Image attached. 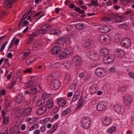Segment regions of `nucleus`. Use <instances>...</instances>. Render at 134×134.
Returning a JSON list of instances; mask_svg holds the SVG:
<instances>
[{
	"label": "nucleus",
	"instance_id": "f3484780",
	"mask_svg": "<svg viewBox=\"0 0 134 134\" xmlns=\"http://www.w3.org/2000/svg\"><path fill=\"white\" fill-rule=\"evenodd\" d=\"M88 57L91 59L93 61L96 60L98 58L97 54L94 52H89Z\"/></svg>",
	"mask_w": 134,
	"mask_h": 134
},
{
	"label": "nucleus",
	"instance_id": "a19ab883",
	"mask_svg": "<svg viewBox=\"0 0 134 134\" xmlns=\"http://www.w3.org/2000/svg\"><path fill=\"white\" fill-rule=\"evenodd\" d=\"M8 131L7 128L6 127L4 128L1 132V134H8Z\"/></svg>",
	"mask_w": 134,
	"mask_h": 134
},
{
	"label": "nucleus",
	"instance_id": "e433bc0d",
	"mask_svg": "<svg viewBox=\"0 0 134 134\" xmlns=\"http://www.w3.org/2000/svg\"><path fill=\"white\" fill-rule=\"evenodd\" d=\"M84 103V100L82 97H80L79 99V104L77 107V108H80Z\"/></svg>",
	"mask_w": 134,
	"mask_h": 134
},
{
	"label": "nucleus",
	"instance_id": "c756f323",
	"mask_svg": "<svg viewBox=\"0 0 134 134\" xmlns=\"http://www.w3.org/2000/svg\"><path fill=\"white\" fill-rule=\"evenodd\" d=\"M39 91L36 88L33 87L31 88L30 90V93L31 94H37L38 93Z\"/></svg>",
	"mask_w": 134,
	"mask_h": 134
},
{
	"label": "nucleus",
	"instance_id": "69168bd1",
	"mask_svg": "<svg viewBox=\"0 0 134 134\" xmlns=\"http://www.w3.org/2000/svg\"><path fill=\"white\" fill-rule=\"evenodd\" d=\"M1 113L3 117H5V115L6 114V113L5 111H4L3 110H2L1 111Z\"/></svg>",
	"mask_w": 134,
	"mask_h": 134
},
{
	"label": "nucleus",
	"instance_id": "6e6d98bb",
	"mask_svg": "<svg viewBox=\"0 0 134 134\" xmlns=\"http://www.w3.org/2000/svg\"><path fill=\"white\" fill-rule=\"evenodd\" d=\"M3 118V123L4 124L8 123V118L5 117Z\"/></svg>",
	"mask_w": 134,
	"mask_h": 134
},
{
	"label": "nucleus",
	"instance_id": "0eeeda50",
	"mask_svg": "<svg viewBox=\"0 0 134 134\" xmlns=\"http://www.w3.org/2000/svg\"><path fill=\"white\" fill-rule=\"evenodd\" d=\"M114 108L115 111L120 114L124 113L125 111L124 107L119 105L118 104L114 105Z\"/></svg>",
	"mask_w": 134,
	"mask_h": 134
},
{
	"label": "nucleus",
	"instance_id": "c85d7f7f",
	"mask_svg": "<svg viewBox=\"0 0 134 134\" xmlns=\"http://www.w3.org/2000/svg\"><path fill=\"white\" fill-rule=\"evenodd\" d=\"M27 121L29 122V123L32 124L35 122L36 121V118L33 117L32 118H28L26 119Z\"/></svg>",
	"mask_w": 134,
	"mask_h": 134
},
{
	"label": "nucleus",
	"instance_id": "f03ea898",
	"mask_svg": "<svg viewBox=\"0 0 134 134\" xmlns=\"http://www.w3.org/2000/svg\"><path fill=\"white\" fill-rule=\"evenodd\" d=\"M90 120L88 118L84 117L81 121V125L83 129H87L90 127Z\"/></svg>",
	"mask_w": 134,
	"mask_h": 134
},
{
	"label": "nucleus",
	"instance_id": "6e6552de",
	"mask_svg": "<svg viewBox=\"0 0 134 134\" xmlns=\"http://www.w3.org/2000/svg\"><path fill=\"white\" fill-rule=\"evenodd\" d=\"M115 59L114 56L111 55L108 57H105L103 59V61L105 63L109 64L113 61Z\"/></svg>",
	"mask_w": 134,
	"mask_h": 134
},
{
	"label": "nucleus",
	"instance_id": "f704fd0d",
	"mask_svg": "<svg viewBox=\"0 0 134 134\" xmlns=\"http://www.w3.org/2000/svg\"><path fill=\"white\" fill-rule=\"evenodd\" d=\"M116 129V127L114 126H111L108 129L107 131L108 132L111 134L115 131Z\"/></svg>",
	"mask_w": 134,
	"mask_h": 134
},
{
	"label": "nucleus",
	"instance_id": "20e7f679",
	"mask_svg": "<svg viewBox=\"0 0 134 134\" xmlns=\"http://www.w3.org/2000/svg\"><path fill=\"white\" fill-rule=\"evenodd\" d=\"M123 100L124 104L126 106H129L132 102L131 96L129 94H126L124 96Z\"/></svg>",
	"mask_w": 134,
	"mask_h": 134
},
{
	"label": "nucleus",
	"instance_id": "603ef678",
	"mask_svg": "<svg viewBox=\"0 0 134 134\" xmlns=\"http://www.w3.org/2000/svg\"><path fill=\"white\" fill-rule=\"evenodd\" d=\"M7 43L8 42L7 41H6L3 43L1 47V48L0 50V51H2L4 50Z\"/></svg>",
	"mask_w": 134,
	"mask_h": 134
},
{
	"label": "nucleus",
	"instance_id": "13d9d810",
	"mask_svg": "<svg viewBox=\"0 0 134 134\" xmlns=\"http://www.w3.org/2000/svg\"><path fill=\"white\" fill-rule=\"evenodd\" d=\"M31 72L32 69L31 68L26 69L24 71V72L25 73H31Z\"/></svg>",
	"mask_w": 134,
	"mask_h": 134
},
{
	"label": "nucleus",
	"instance_id": "39448f33",
	"mask_svg": "<svg viewBox=\"0 0 134 134\" xmlns=\"http://www.w3.org/2000/svg\"><path fill=\"white\" fill-rule=\"evenodd\" d=\"M60 81L57 80H53L50 85V87L53 90L58 89L60 86Z\"/></svg>",
	"mask_w": 134,
	"mask_h": 134
},
{
	"label": "nucleus",
	"instance_id": "774afa93",
	"mask_svg": "<svg viewBox=\"0 0 134 134\" xmlns=\"http://www.w3.org/2000/svg\"><path fill=\"white\" fill-rule=\"evenodd\" d=\"M40 132V131L38 130H35L34 132V134H39Z\"/></svg>",
	"mask_w": 134,
	"mask_h": 134
},
{
	"label": "nucleus",
	"instance_id": "9d476101",
	"mask_svg": "<svg viewBox=\"0 0 134 134\" xmlns=\"http://www.w3.org/2000/svg\"><path fill=\"white\" fill-rule=\"evenodd\" d=\"M17 0H5L4 3V7L9 8L12 7V4L16 2Z\"/></svg>",
	"mask_w": 134,
	"mask_h": 134
},
{
	"label": "nucleus",
	"instance_id": "cd10ccee",
	"mask_svg": "<svg viewBox=\"0 0 134 134\" xmlns=\"http://www.w3.org/2000/svg\"><path fill=\"white\" fill-rule=\"evenodd\" d=\"M75 27L77 29L81 30L84 29L85 27V26L84 24L81 23H79L76 25Z\"/></svg>",
	"mask_w": 134,
	"mask_h": 134
},
{
	"label": "nucleus",
	"instance_id": "a18cd8bd",
	"mask_svg": "<svg viewBox=\"0 0 134 134\" xmlns=\"http://www.w3.org/2000/svg\"><path fill=\"white\" fill-rule=\"evenodd\" d=\"M68 55L65 52H63L59 55V57L60 59H64Z\"/></svg>",
	"mask_w": 134,
	"mask_h": 134
},
{
	"label": "nucleus",
	"instance_id": "bf43d9fd",
	"mask_svg": "<svg viewBox=\"0 0 134 134\" xmlns=\"http://www.w3.org/2000/svg\"><path fill=\"white\" fill-rule=\"evenodd\" d=\"M120 27L122 29H126L128 27L126 25L124 24H122L121 25Z\"/></svg>",
	"mask_w": 134,
	"mask_h": 134
},
{
	"label": "nucleus",
	"instance_id": "052dcab7",
	"mask_svg": "<svg viewBox=\"0 0 134 134\" xmlns=\"http://www.w3.org/2000/svg\"><path fill=\"white\" fill-rule=\"evenodd\" d=\"M129 76L131 78L134 79V74L131 72H129L128 73Z\"/></svg>",
	"mask_w": 134,
	"mask_h": 134
},
{
	"label": "nucleus",
	"instance_id": "79ce46f5",
	"mask_svg": "<svg viewBox=\"0 0 134 134\" xmlns=\"http://www.w3.org/2000/svg\"><path fill=\"white\" fill-rule=\"evenodd\" d=\"M38 127V125L37 124H35L33 125L29 129L28 131H30L33 130H35V129H37Z\"/></svg>",
	"mask_w": 134,
	"mask_h": 134
},
{
	"label": "nucleus",
	"instance_id": "09e8293b",
	"mask_svg": "<svg viewBox=\"0 0 134 134\" xmlns=\"http://www.w3.org/2000/svg\"><path fill=\"white\" fill-rule=\"evenodd\" d=\"M17 79L16 77H14L13 81L10 84V88H12L13 87Z\"/></svg>",
	"mask_w": 134,
	"mask_h": 134
},
{
	"label": "nucleus",
	"instance_id": "338daca9",
	"mask_svg": "<svg viewBox=\"0 0 134 134\" xmlns=\"http://www.w3.org/2000/svg\"><path fill=\"white\" fill-rule=\"evenodd\" d=\"M41 45L40 43H38V42H36L34 44L35 47H39Z\"/></svg>",
	"mask_w": 134,
	"mask_h": 134
},
{
	"label": "nucleus",
	"instance_id": "423d86ee",
	"mask_svg": "<svg viewBox=\"0 0 134 134\" xmlns=\"http://www.w3.org/2000/svg\"><path fill=\"white\" fill-rule=\"evenodd\" d=\"M62 51L61 47L56 46L53 47L51 49V53L54 55H57L60 53Z\"/></svg>",
	"mask_w": 134,
	"mask_h": 134
},
{
	"label": "nucleus",
	"instance_id": "a211bd4d",
	"mask_svg": "<svg viewBox=\"0 0 134 134\" xmlns=\"http://www.w3.org/2000/svg\"><path fill=\"white\" fill-rule=\"evenodd\" d=\"M114 54L116 57H121L124 55L125 53L123 50L119 49L114 51Z\"/></svg>",
	"mask_w": 134,
	"mask_h": 134
},
{
	"label": "nucleus",
	"instance_id": "a878e982",
	"mask_svg": "<svg viewBox=\"0 0 134 134\" xmlns=\"http://www.w3.org/2000/svg\"><path fill=\"white\" fill-rule=\"evenodd\" d=\"M67 41L66 38H61L59 39L57 41V43L58 44H62L65 43Z\"/></svg>",
	"mask_w": 134,
	"mask_h": 134
},
{
	"label": "nucleus",
	"instance_id": "e2e57ef3",
	"mask_svg": "<svg viewBox=\"0 0 134 134\" xmlns=\"http://www.w3.org/2000/svg\"><path fill=\"white\" fill-rule=\"evenodd\" d=\"M76 86V84L75 83H74L71 85L70 86V89L72 90L75 89Z\"/></svg>",
	"mask_w": 134,
	"mask_h": 134
},
{
	"label": "nucleus",
	"instance_id": "393cba45",
	"mask_svg": "<svg viewBox=\"0 0 134 134\" xmlns=\"http://www.w3.org/2000/svg\"><path fill=\"white\" fill-rule=\"evenodd\" d=\"M50 33L51 34L59 36L61 34V32L58 29L52 30L50 31Z\"/></svg>",
	"mask_w": 134,
	"mask_h": 134
},
{
	"label": "nucleus",
	"instance_id": "49530a36",
	"mask_svg": "<svg viewBox=\"0 0 134 134\" xmlns=\"http://www.w3.org/2000/svg\"><path fill=\"white\" fill-rule=\"evenodd\" d=\"M34 83L32 81H31L27 83L26 85V87L27 88H30L32 86Z\"/></svg>",
	"mask_w": 134,
	"mask_h": 134
},
{
	"label": "nucleus",
	"instance_id": "0e129e2a",
	"mask_svg": "<svg viewBox=\"0 0 134 134\" xmlns=\"http://www.w3.org/2000/svg\"><path fill=\"white\" fill-rule=\"evenodd\" d=\"M126 89V87L125 86H122L120 89V90L121 91L124 92L125 91Z\"/></svg>",
	"mask_w": 134,
	"mask_h": 134
},
{
	"label": "nucleus",
	"instance_id": "ddd939ff",
	"mask_svg": "<svg viewBox=\"0 0 134 134\" xmlns=\"http://www.w3.org/2000/svg\"><path fill=\"white\" fill-rule=\"evenodd\" d=\"M108 35L107 34L101 35L99 37V41L102 43L104 44L109 40Z\"/></svg>",
	"mask_w": 134,
	"mask_h": 134
},
{
	"label": "nucleus",
	"instance_id": "dca6fc26",
	"mask_svg": "<svg viewBox=\"0 0 134 134\" xmlns=\"http://www.w3.org/2000/svg\"><path fill=\"white\" fill-rule=\"evenodd\" d=\"M109 53V49L106 48H103L100 51V54L102 56L105 57L108 55Z\"/></svg>",
	"mask_w": 134,
	"mask_h": 134
},
{
	"label": "nucleus",
	"instance_id": "412c9836",
	"mask_svg": "<svg viewBox=\"0 0 134 134\" xmlns=\"http://www.w3.org/2000/svg\"><path fill=\"white\" fill-rule=\"evenodd\" d=\"M36 60L35 57L33 56L30 57L27 59L25 62V64L26 65L29 66L30 64L33 63Z\"/></svg>",
	"mask_w": 134,
	"mask_h": 134
},
{
	"label": "nucleus",
	"instance_id": "7c9ffc66",
	"mask_svg": "<svg viewBox=\"0 0 134 134\" xmlns=\"http://www.w3.org/2000/svg\"><path fill=\"white\" fill-rule=\"evenodd\" d=\"M11 134H18L19 133V130L18 129L12 128L10 131Z\"/></svg>",
	"mask_w": 134,
	"mask_h": 134
},
{
	"label": "nucleus",
	"instance_id": "f257e3e1",
	"mask_svg": "<svg viewBox=\"0 0 134 134\" xmlns=\"http://www.w3.org/2000/svg\"><path fill=\"white\" fill-rule=\"evenodd\" d=\"M122 18L121 16L118 15L117 14H111L109 16L106 17L104 18V20L106 21H113V22L115 23H121L124 21L123 20L120 19L119 20L115 19L117 18Z\"/></svg>",
	"mask_w": 134,
	"mask_h": 134
},
{
	"label": "nucleus",
	"instance_id": "473e14b6",
	"mask_svg": "<svg viewBox=\"0 0 134 134\" xmlns=\"http://www.w3.org/2000/svg\"><path fill=\"white\" fill-rule=\"evenodd\" d=\"M73 52L72 49L71 48L68 47L65 49V52L67 55H69L71 53H72Z\"/></svg>",
	"mask_w": 134,
	"mask_h": 134
},
{
	"label": "nucleus",
	"instance_id": "2f4dec72",
	"mask_svg": "<svg viewBox=\"0 0 134 134\" xmlns=\"http://www.w3.org/2000/svg\"><path fill=\"white\" fill-rule=\"evenodd\" d=\"M23 101L22 96L20 95H19L17 96V97L16 99V101L17 103H20Z\"/></svg>",
	"mask_w": 134,
	"mask_h": 134
},
{
	"label": "nucleus",
	"instance_id": "4c0bfd02",
	"mask_svg": "<svg viewBox=\"0 0 134 134\" xmlns=\"http://www.w3.org/2000/svg\"><path fill=\"white\" fill-rule=\"evenodd\" d=\"M63 65L67 69H69L70 68L72 65L71 63L69 62H66L64 63Z\"/></svg>",
	"mask_w": 134,
	"mask_h": 134
},
{
	"label": "nucleus",
	"instance_id": "ea45409f",
	"mask_svg": "<svg viewBox=\"0 0 134 134\" xmlns=\"http://www.w3.org/2000/svg\"><path fill=\"white\" fill-rule=\"evenodd\" d=\"M70 79V75L69 74H67L65 76L64 82H65L66 83L69 81Z\"/></svg>",
	"mask_w": 134,
	"mask_h": 134
},
{
	"label": "nucleus",
	"instance_id": "9b49d317",
	"mask_svg": "<svg viewBox=\"0 0 134 134\" xmlns=\"http://www.w3.org/2000/svg\"><path fill=\"white\" fill-rule=\"evenodd\" d=\"M72 61L75 63V64L76 67L80 66L82 62L81 58L78 56H74L72 58Z\"/></svg>",
	"mask_w": 134,
	"mask_h": 134
},
{
	"label": "nucleus",
	"instance_id": "680f3d73",
	"mask_svg": "<svg viewBox=\"0 0 134 134\" xmlns=\"http://www.w3.org/2000/svg\"><path fill=\"white\" fill-rule=\"evenodd\" d=\"M78 98V97L74 95V96L72 99V102H75L76 101Z\"/></svg>",
	"mask_w": 134,
	"mask_h": 134
},
{
	"label": "nucleus",
	"instance_id": "37998d69",
	"mask_svg": "<svg viewBox=\"0 0 134 134\" xmlns=\"http://www.w3.org/2000/svg\"><path fill=\"white\" fill-rule=\"evenodd\" d=\"M7 14V12L5 10H2L0 11V18L2 17V16L6 15Z\"/></svg>",
	"mask_w": 134,
	"mask_h": 134
},
{
	"label": "nucleus",
	"instance_id": "8fccbe9b",
	"mask_svg": "<svg viewBox=\"0 0 134 134\" xmlns=\"http://www.w3.org/2000/svg\"><path fill=\"white\" fill-rule=\"evenodd\" d=\"M91 2L92 4V5H94V6L96 7L98 6V1L96 0L94 1L93 0H91Z\"/></svg>",
	"mask_w": 134,
	"mask_h": 134
},
{
	"label": "nucleus",
	"instance_id": "72a5a7b5",
	"mask_svg": "<svg viewBox=\"0 0 134 134\" xmlns=\"http://www.w3.org/2000/svg\"><path fill=\"white\" fill-rule=\"evenodd\" d=\"M74 10L76 11L79 13L81 14H83L85 12L84 10H81L80 8L77 7H75V9H74Z\"/></svg>",
	"mask_w": 134,
	"mask_h": 134
},
{
	"label": "nucleus",
	"instance_id": "f8f14e48",
	"mask_svg": "<svg viewBox=\"0 0 134 134\" xmlns=\"http://www.w3.org/2000/svg\"><path fill=\"white\" fill-rule=\"evenodd\" d=\"M112 29V27L109 25L104 26L99 28V30L100 31L103 33L107 32Z\"/></svg>",
	"mask_w": 134,
	"mask_h": 134
},
{
	"label": "nucleus",
	"instance_id": "58836bf2",
	"mask_svg": "<svg viewBox=\"0 0 134 134\" xmlns=\"http://www.w3.org/2000/svg\"><path fill=\"white\" fill-rule=\"evenodd\" d=\"M57 127V125L56 124H55L53 126L51 129L49 130V132L52 133L56 130Z\"/></svg>",
	"mask_w": 134,
	"mask_h": 134
},
{
	"label": "nucleus",
	"instance_id": "4d7b16f0",
	"mask_svg": "<svg viewBox=\"0 0 134 134\" xmlns=\"http://www.w3.org/2000/svg\"><path fill=\"white\" fill-rule=\"evenodd\" d=\"M14 42L13 41V40H12V41H11V42L9 46L8 47V49L9 50V49H10V48H11L13 47V45Z\"/></svg>",
	"mask_w": 134,
	"mask_h": 134
},
{
	"label": "nucleus",
	"instance_id": "3c124183",
	"mask_svg": "<svg viewBox=\"0 0 134 134\" xmlns=\"http://www.w3.org/2000/svg\"><path fill=\"white\" fill-rule=\"evenodd\" d=\"M30 54V52L29 50H28L23 53V55L26 57L29 56Z\"/></svg>",
	"mask_w": 134,
	"mask_h": 134
},
{
	"label": "nucleus",
	"instance_id": "aec40b11",
	"mask_svg": "<svg viewBox=\"0 0 134 134\" xmlns=\"http://www.w3.org/2000/svg\"><path fill=\"white\" fill-rule=\"evenodd\" d=\"M47 107L44 105L40 107L37 110L36 113L39 114H41L44 113L46 110Z\"/></svg>",
	"mask_w": 134,
	"mask_h": 134
},
{
	"label": "nucleus",
	"instance_id": "2eb2a0df",
	"mask_svg": "<svg viewBox=\"0 0 134 134\" xmlns=\"http://www.w3.org/2000/svg\"><path fill=\"white\" fill-rule=\"evenodd\" d=\"M52 26L51 25L48 24L45 25L43 26L40 27L41 29L37 30V31H42L43 34L46 33L47 32V29H49L51 28Z\"/></svg>",
	"mask_w": 134,
	"mask_h": 134
},
{
	"label": "nucleus",
	"instance_id": "5701e85b",
	"mask_svg": "<svg viewBox=\"0 0 134 134\" xmlns=\"http://www.w3.org/2000/svg\"><path fill=\"white\" fill-rule=\"evenodd\" d=\"M66 100L64 99H60L58 100L57 103L58 105L61 107H63L66 104Z\"/></svg>",
	"mask_w": 134,
	"mask_h": 134
},
{
	"label": "nucleus",
	"instance_id": "5fc2aeb1",
	"mask_svg": "<svg viewBox=\"0 0 134 134\" xmlns=\"http://www.w3.org/2000/svg\"><path fill=\"white\" fill-rule=\"evenodd\" d=\"M40 130L41 132L44 133L46 130V126L44 125L40 127Z\"/></svg>",
	"mask_w": 134,
	"mask_h": 134
},
{
	"label": "nucleus",
	"instance_id": "1a4fd4ad",
	"mask_svg": "<svg viewBox=\"0 0 134 134\" xmlns=\"http://www.w3.org/2000/svg\"><path fill=\"white\" fill-rule=\"evenodd\" d=\"M105 71L104 69L102 68H97L95 71L96 74L99 77H102L104 76Z\"/></svg>",
	"mask_w": 134,
	"mask_h": 134
},
{
	"label": "nucleus",
	"instance_id": "864d4df0",
	"mask_svg": "<svg viewBox=\"0 0 134 134\" xmlns=\"http://www.w3.org/2000/svg\"><path fill=\"white\" fill-rule=\"evenodd\" d=\"M60 63H56L52 64V66L54 68H58L59 66Z\"/></svg>",
	"mask_w": 134,
	"mask_h": 134
},
{
	"label": "nucleus",
	"instance_id": "b1692460",
	"mask_svg": "<svg viewBox=\"0 0 134 134\" xmlns=\"http://www.w3.org/2000/svg\"><path fill=\"white\" fill-rule=\"evenodd\" d=\"M37 35L36 34L35 32L32 33V34L30 36L29 39L27 42V43L29 44L30 43L32 42L33 41L34 38L36 37Z\"/></svg>",
	"mask_w": 134,
	"mask_h": 134
},
{
	"label": "nucleus",
	"instance_id": "4be33fe9",
	"mask_svg": "<svg viewBox=\"0 0 134 134\" xmlns=\"http://www.w3.org/2000/svg\"><path fill=\"white\" fill-rule=\"evenodd\" d=\"M54 105L53 101L51 100H49L47 102L46 107L49 109L52 108Z\"/></svg>",
	"mask_w": 134,
	"mask_h": 134
},
{
	"label": "nucleus",
	"instance_id": "bb28decb",
	"mask_svg": "<svg viewBox=\"0 0 134 134\" xmlns=\"http://www.w3.org/2000/svg\"><path fill=\"white\" fill-rule=\"evenodd\" d=\"M32 108L31 107H29L25 110L23 112V113L25 115H28L30 114Z\"/></svg>",
	"mask_w": 134,
	"mask_h": 134
},
{
	"label": "nucleus",
	"instance_id": "7ed1b4c3",
	"mask_svg": "<svg viewBox=\"0 0 134 134\" xmlns=\"http://www.w3.org/2000/svg\"><path fill=\"white\" fill-rule=\"evenodd\" d=\"M122 46L123 47L128 49L130 48L131 45V42L130 40L128 38H124L121 42Z\"/></svg>",
	"mask_w": 134,
	"mask_h": 134
},
{
	"label": "nucleus",
	"instance_id": "4468645a",
	"mask_svg": "<svg viewBox=\"0 0 134 134\" xmlns=\"http://www.w3.org/2000/svg\"><path fill=\"white\" fill-rule=\"evenodd\" d=\"M106 105V103L102 101L99 102L97 104V109L99 111H103L105 108Z\"/></svg>",
	"mask_w": 134,
	"mask_h": 134
},
{
	"label": "nucleus",
	"instance_id": "c9c22d12",
	"mask_svg": "<svg viewBox=\"0 0 134 134\" xmlns=\"http://www.w3.org/2000/svg\"><path fill=\"white\" fill-rule=\"evenodd\" d=\"M70 109L69 108H68L66 109L65 110L63 111L62 113V115H66L68 114L70 112Z\"/></svg>",
	"mask_w": 134,
	"mask_h": 134
},
{
	"label": "nucleus",
	"instance_id": "c03bdc74",
	"mask_svg": "<svg viewBox=\"0 0 134 134\" xmlns=\"http://www.w3.org/2000/svg\"><path fill=\"white\" fill-rule=\"evenodd\" d=\"M50 120L49 118H47L41 120L40 121V123L42 124H44Z\"/></svg>",
	"mask_w": 134,
	"mask_h": 134
},
{
	"label": "nucleus",
	"instance_id": "6ab92c4d",
	"mask_svg": "<svg viewBox=\"0 0 134 134\" xmlns=\"http://www.w3.org/2000/svg\"><path fill=\"white\" fill-rule=\"evenodd\" d=\"M111 122V118L109 117H106L104 118L102 124L103 125L106 126L110 124Z\"/></svg>",
	"mask_w": 134,
	"mask_h": 134
},
{
	"label": "nucleus",
	"instance_id": "de8ad7c7",
	"mask_svg": "<svg viewBox=\"0 0 134 134\" xmlns=\"http://www.w3.org/2000/svg\"><path fill=\"white\" fill-rule=\"evenodd\" d=\"M44 103V102H42V100L41 99H38L36 103V104L38 106H40L42 104H43Z\"/></svg>",
	"mask_w": 134,
	"mask_h": 134
}]
</instances>
